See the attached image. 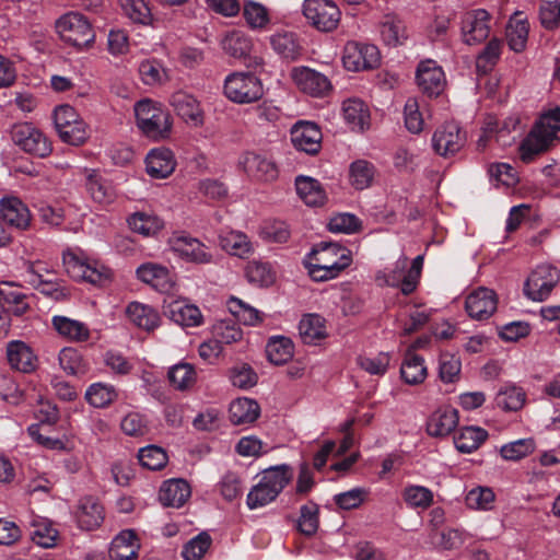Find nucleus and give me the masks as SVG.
Wrapping results in <instances>:
<instances>
[{"label": "nucleus", "mask_w": 560, "mask_h": 560, "mask_svg": "<svg viewBox=\"0 0 560 560\" xmlns=\"http://www.w3.org/2000/svg\"><path fill=\"white\" fill-rule=\"evenodd\" d=\"M59 365L70 375H82L89 370V363L81 352L72 347H66L59 352Z\"/></svg>", "instance_id": "47"}, {"label": "nucleus", "mask_w": 560, "mask_h": 560, "mask_svg": "<svg viewBox=\"0 0 560 560\" xmlns=\"http://www.w3.org/2000/svg\"><path fill=\"white\" fill-rule=\"evenodd\" d=\"M55 126L60 139L70 145H82L90 138L88 124L70 105H60L54 113Z\"/></svg>", "instance_id": "8"}, {"label": "nucleus", "mask_w": 560, "mask_h": 560, "mask_svg": "<svg viewBox=\"0 0 560 560\" xmlns=\"http://www.w3.org/2000/svg\"><path fill=\"white\" fill-rule=\"evenodd\" d=\"M135 114L137 126L148 138L162 140L170 136V115L159 104L142 100L136 104Z\"/></svg>", "instance_id": "5"}, {"label": "nucleus", "mask_w": 560, "mask_h": 560, "mask_svg": "<svg viewBox=\"0 0 560 560\" xmlns=\"http://www.w3.org/2000/svg\"><path fill=\"white\" fill-rule=\"evenodd\" d=\"M85 187L92 199L101 205H109L116 198L113 186L95 171L86 175Z\"/></svg>", "instance_id": "42"}, {"label": "nucleus", "mask_w": 560, "mask_h": 560, "mask_svg": "<svg viewBox=\"0 0 560 560\" xmlns=\"http://www.w3.org/2000/svg\"><path fill=\"white\" fill-rule=\"evenodd\" d=\"M495 495L491 488L476 487L465 498L467 508L471 510H491Z\"/></svg>", "instance_id": "61"}, {"label": "nucleus", "mask_w": 560, "mask_h": 560, "mask_svg": "<svg viewBox=\"0 0 560 560\" xmlns=\"http://www.w3.org/2000/svg\"><path fill=\"white\" fill-rule=\"evenodd\" d=\"M171 252L180 260L194 265L213 262V254L199 238L185 231H175L167 240Z\"/></svg>", "instance_id": "7"}, {"label": "nucleus", "mask_w": 560, "mask_h": 560, "mask_svg": "<svg viewBox=\"0 0 560 560\" xmlns=\"http://www.w3.org/2000/svg\"><path fill=\"white\" fill-rule=\"evenodd\" d=\"M343 117L352 130L363 131L369 127L370 113L366 105L358 98L343 102Z\"/></svg>", "instance_id": "41"}, {"label": "nucleus", "mask_w": 560, "mask_h": 560, "mask_svg": "<svg viewBox=\"0 0 560 560\" xmlns=\"http://www.w3.org/2000/svg\"><path fill=\"white\" fill-rule=\"evenodd\" d=\"M173 152L166 148L152 149L145 158L147 173L153 178H166L175 170Z\"/></svg>", "instance_id": "25"}, {"label": "nucleus", "mask_w": 560, "mask_h": 560, "mask_svg": "<svg viewBox=\"0 0 560 560\" xmlns=\"http://www.w3.org/2000/svg\"><path fill=\"white\" fill-rule=\"evenodd\" d=\"M220 246L234 256L244 257L252 253V244L242 232L231 231L219 236Z\"/></svg>", "instance_id": "51"}, {"label": "nucleus", "mask_w": 560, "mask_h": 560, "mask_svg": "<svg viewBox=\"0 0 560 560\" xmlns=\"http://www.w3.org/2000/svg\"><path fill=\"white\" fill-rule=\"evenodd\" d=\"M213 338L222 345H232L243 339L242 328L232 319H223L213 325Z\"/></svg>", "instance_id": "54"}, {"label": "nucleus", "mask_w": 560, "mask_h": 560, "mask_svg": "<svg viewBox=\"0 0 560 560\" xmlns=\"http://www.w3.org/2000/svg\"><path fill=\"white\" fill-rule=\"evenodd\" d=\"M171 105L187 124L194 127L203 125V112L192 95L182 91L175 92L171 96Z\"/></svg>", "instance_id": "23"}, {"label": "nucleus", "mask_w": 560, "mask_h": 560, "mask_svg": "<svg viewBox=\"0 0 560 560\" xmlns=\"http://www.w3.org/2000/svg\"><path fill=\"white\" fill-rule=\"evenodd\" d=\"M137 277L162 293L171 292L175 284L171 271L165 266L154 262H145L139 266Z\"/></svg>", "instance_id": "21"}, {"label": "nucleus", "mask_w": 560, "mask_h": 560, "mask_svg": "<svg viewBox=\"0 0 560 560\" xmlns=\"http://www.w3.org/2000/svg\"><path fill=\"white\" fill-rule=\"evenodd\" d=\"M307 265L314 281H328L337 278L352 262L350 249L338 243L320 242L311 252Z\"/></svg>", "instance_id": "1"}, {"label": "nucleus", "mask_w": 560, "mask_h": 560, "mask_svg": "<svg viewBox=\"0 0 560 560\" xmlns=\"http://www.w3.org/2000/svg\"><path fill=\"white\" fill-rule=\"evenodd\" d=\"M375 175L374 165L365 160H358L351 163L349 168L350 184L358 190L371 186Z\"/></svg>", "instance_id": "49"}, {"label": "nucleus", "mask_w": 560, "mask_h": 560, "mask_svg": "<svg viewBox=\"0 0 560 560\" xmlns=\"http://www.w3.org/2000/svg\"><path fill=\"white\" fill-rule=\"evenodd\" d=\"M462 363L455 354L441 353L439 359V376L444 383H455L459 380Z\"/></svg>", "instance_id": "59"}, {"label": "nucleus", "mask_w": 560, "mask_h": 560, "mask_svg": "<svg viewBox=\"0 0 560 560\" xmlns=\"http://www.w3.org/2000/svg\"><path fill=\"white\" fill-rule=\"evenodd\" d=\"M167 315L182 327H197L202 324V314L194 304L183 301H173L167 305Z\"/></svg>", "instance_id": "32"}, {"label": "nucleus", "mask_w": 560, "mask_h": 560, "mask_svg": "<svg viewBox=\"0 0 560 560\" xmlns=\"http://www.w3.org/2000/svg\"><path fill=\"white\" fill-rule=\"evenodd\" d=\"M529 24L526 19L516 13L506 26V42L509 47L516 51H523L528 38Z\"/></svg>", "instance_id": "43"}, {"label": "nucleus", "mask_w": 560, "mask_h": 560, "mask_svg": "<svg viewBox=\"0 0 560 560\" xmlns=\"http://www.w3.org/2000/svg\"><path fill=\"white\" fill-rule=\"evenodd\" d=\"M11 138L23 151L38 158H46L52 151L51 142L46 135L28 122L14 125Z\"/></svg>", "instance_id": "11"}, {"label": "nucleus", "mask_w": 560, "mask_h": 560, "mask_svg": "<svg viewBox=\"0 0 560 560\" xmlns=\"http://www.w3.org/2000/svg\"><path fill=\"white\" fill-rule=\"evenodd\" d=\"M381 35L388 46L402 44L407 38V32L404 21L394 13L384 15L381 22Z\"/></svg>", "instance_id": "44"}, {"label": "nucleus", "mask_w": 560, "mask_h": 560, "mask_svg": "<svg viewBox=\"0 0 560 560\" xmlns=\"http://www.w3.org/2000/svg\"><path fill=\"white\" fill-rule=\"evenodd\" d=\"M560 131V107L549 110L540 117L533 130L520 145V158L524 163H530L535 158L546 152Z\"/></svg>", "instance_id": "2"}, {"label": "nucleus", "mask_w": 560, "mask_h": 560, "mask_svg": "<svg viewBox=\"0 0 560 560\" xmlns=\"http://www.w3.org/2000/svg\"><path fill=\"white\" fill-rule=\"evenodd\" d=\"M224 95L236 104H250L264 96L261 80L250 72H233L224 80Z\"/></svg>", "instance_id": "6"}, {"label": "nucleus", "mask_w": 560, "mask_h": 560, "mask_svg": "<svg viewBox=\"0 0 560 560\" xmlns=\"http://www.w3.org/2000/svg\"><path fill=\"white\" fill-rule=\"evenodd\" d=\"M211 542L210 535L202 532L184 546L182 556L185 560H200L210 548Z\"/></svg>", "instance_id": "63"}, {"label": "nucleus", "mask_w": 560, "mask_h": 560, "mask_svg": "<svg viewBox=\"0 0 560 560\" xmlns=\"http://www.w3.org/2000/svg\"><path fill=\"white\" fill-rule=\"evenodd\" d=\"M319 527V506L310 501L300 508V516L296 520V530L305 536H314Z\"/></svg>", "instance_id": "46"}, {"label": "nucleus", "mask_w": 560, "mask_h": 560, "mask_svg": "<svg viewBox=\"0 0 560 560\" xmlns=\"http://www.w3.org/2000/svg\"><path fill=\"white\" fill-rule=\"evenodd\" d=\"M125 14L135 23L148 25L152 22V13L144 0H118Z\"/></svg>", "instance_id": "56"}, {"label": "nucleus", "mask_w": 560, "mask_h": 560, "mask_svg": "<svg viewBox=\"0 0 560 560\" xmlns=\"http://www.w3.org/2000/svg\"><path fill=\"white\" fill-rule=\"evenodd\" d=\"M380 61V51L375 45L348 42L343 48L342 62L349 71L374 69Z\"/></svg>", "instance_id": "13"}, {"label": "nucleus", "mask_w": 560, "mask_h": 560, "mask_svg": "<svg viewBox=\"0 0 560 560\" xmlns=\"http://www.w3.org/2000/svg\"><path fill=\"white\" fill-rule=\"evenodd\" d=\"M190 486L184 479H170L162 483L159 500L164 506L180 508L190 498Z\"/></svg>", "instance_id": "28"}, {"label": "nucleus", "mask_w": 560, "mask_h": 560, "mask_svg": "<svg viewBox=\"0 0 560 560\" xmlns=\"http://www.w3.org/2000/svg\"><path fill=\"white\" fill-rule=\"evenodd\" d=\"M138 459L141 466L150 470H160L167 464L166 452L156 445H149L140 448Z\"/></svg>", "instance_id": "57"}, {"label": "nucleus", "mask_w": 560, "mask_h": 560, "mask_svg": "<svg viewBox=\"0 0 560 560\" xmlns=\"http://www.w3.org/2000/svg\"><path fill=\"white\" fill-rule=\"evenodd\" d=\"M416 81L420 91L429 97L439 96L446 85L442 67L432 59L422 60L418 65Z\"/></svg>", "instance_id": "16"}, {"label": "nucleus", "mask_w": 560, "mask_h": 560, "mask_svg": "<svg viewBox=\"0 0 560 560\" xmlns=\"http://www.w3.org/2000/svg\"><path fill=\"white\" fill-rule=\"evenodd\" d=\"M325 319L317 314L304 315L299 323V335L305 345H316L327 337Z\"/></svg>", "instance_id": "35"}, {"label": "nucleus", "mask_w": 560, "mask_h": 560, "mask_svg": "<svg viewBox=\"0 0 560 560\" xmlns=\"http://www.w3.org/2000/svg\"><path fill=\"white\" fill-rule=\"evenodd\" d=\"M270 45L281 58L294 61L302 55V46L293 32H278L270 36Z\"/></svg>", "instance_id": "31"}, {"label": "nucleus", "mask_w": 560, "mask_h": 560, "mask_svg": "<svg viewBox=\"0 0 560 560\" xmlns=\"http://www.w3.org/2000/svg\"><path fill=\"white\" fill-rule=\"evenodd\" d=\"M405 502L410 508L428 509L433 503V493L422 486H408L402 492Z\"/></svg>", "instance_id": "62"}, {"label": "nucleus", "mask_w": 560, "mask_h": 560, "mask_svg": "<svg viewBox=\"0 0 560 560\" xmlns=\"http://www.w3.org/2000/svg\"><path fill=\"white\" fill-rule=\"evenodd\" d=\"M458 424V412L455 408L445 406L435 410L427 422V431L432 436H446Z\"/></svg>", "instance_id": "26"}, {"label": "nucleus", "mask_w": 560, "mask_h": 560, "mask_svg": "<svg viewBox=\"0 0 560 560\" xmlns=\"http://www.w3.org/2000/svg\"><path fill=\"white\" fill-rule=\"evenodd\" d=\"M490 15L483 9L468 11L462 19L464 42L468 45L479 44L488 38L490 33Z\"/></svg>", "instance_id": "17"}, {"label": "nucleus", "mask_w": 560, "mask_h": 560, "mask_svg": "<svg viewBox=\"0 0 560 560\" xmlns=\"http://www.w3.org/2000/svg\"><path fill=\"white\" fill-rule=\"evenodd\" d=\"M243 16L247 25L253 30H262L270 21L267 8L254 1H248L244 4Z\"/></svg>", "instance_id": "58"}, {"label": "nucleus", "mask_w": 560, "mask_h": 560, "mask_svg": "<svg viewBox=\"0 0 560 560\" xmlns=\"http://www.w3.org/2000/svg\"><path fill=\"white\" fill-rule=\"evenodd\" d=\"M357 363L372 375H384L388 370L390 355L388 352H380L374 357L359 355Z\"/></svg>", "instance_id": "64"}, {"label": "nucleus", "mask_w": 560, "mask_h": 560, "mask_svg": "<svg viewBox=\"0 0 560 560\" xmlns=\"http://www.w3.org/2000/svg\"><path fill=\"white\" fill-rule=\"evenodd\" d=\"M56 28L63 42L78 47H86L94 39V31L85 16L69 12L56 22Z\"/></svg>", "instance_id": "10"}, {"label": "nucleus", "mask_w": 560, "mask_h": 560, "mask_svg": "<svg viewBox=\"0 0 560 560\" xmlns=\"http://www.w3.org/2000/svg\"><path fill=\"white\" fill-rule=\"evenodd\" d=\"M290 75L301 92L314 97H323L332 89L330 80L325 74L308 67H294Z\"/></svg>", "instance_id": "15"}, {"label": "nucleus", "mask_w": 560, "mask_h": 560, "mask_svg": "<svg viewBox=\"0 0 560 560\" xmlns=\"http://www.w3.org/2000/svg\"><path fill=\"white\" fill-rule=\"evenodd\" d=\"M128 224L133 232L143 236H153L163 229V221L153 214L136 212L128 219Z\"/></svg>", "instance_id": "50"}, {"label": "nucleus", "mask_w": 560, "mask_h": 560, "mask_svg": "<svg viewBox=\"0 0 560 560\" xmlns=\"http://www.w3.org/2000/svg\"><path fill=\"white\" fill-rule=\"evenodd\" d=\"M302 13L308 25L324 33L335 31L341 19L339 8L331 0H304Z\"/></svg>", "instance_id": "9"}, {"label": "nucleus", "mask_w": 560, "mask_h": 560, "mask_svg": "<svg viewBox=\"0 0 560 560\" xmlns=\"http://www.w3.org/2000/svg\"><path fill=\"white\" fill-rule=\"evenodd\" d=\"M7 357L12 369L30 373L36 368V357L32 349L23 341L14 340L8 343Z\"/></svg>", "instance_id": "29"}, {"label": "nucleus", "mask_w": 560, "mask_h": 560, "mask_svg": "<svg viewBox=\"0 0 560 560\" xmlns=\"http://www.w3.org/2000/svg\"><path fill=\"white\" fill-rule=\"evenodd\" d=\"M226 304L231 314L245 325L256 326L262 322V316L258 310L237 298H230Z\"/></svg>", "instance_id": "53"}, {"label": "nucleus", "mask_w": 560, "mask_h": 560, "mask_svg": "<svg viewBox=\"0 0 560 560\" xmlns=\"http://www.w3.org/2000/svg\"><path fill=\"white\" fill-rule=\"evenodd\" d=\"M259 413V405L249 398H237L231 402L229 408L230 420L235 425L253 423Z\"/></svg>", "instance_id": "38"}, {"label": "nucleus", "mask_w": 560, "mask_h": 560, "mask_svg": "<svg viewBox=\"0 0 560 560\" xmlns=\"http://www.w3.org/2000/svg\"><path fill=\"white\" fill-rule=\"evenodd\" d=\"M75 520L80 528L94 530L105 518L104 508L96 498H82L75 510Z\"/></svg>", "instance_id": "22"}, {"label": "nucleus", "mask_w": 560, "mask_h": 560, "mask_svg": "<svg viewBox=\"0 0 560 560\" xmlns=\"http://www.w3.org/2000/svg\"><path fill=\"white\" fill-rule=\"evenodd\" d=\"M66 272L75 281L105 285L112 279V271L98 261L88 259L80 249L68 248L62 253Z\"/></svg>", "instance_id": "4"}, {"label": "nucleus", "mask_w": 560, "mask_h": 560, "mask_svg": "<svg viewBox=\"0 0 560 560\" xmlns=\"http://www.w3.org/2000/svg\"><path fill=\"white\" fill-rule=\"evenodd\" d=\"M498 298L493 290L478 288L472 291L465 302L468 315L478 320L489 318L497 310Z\"/></svg>", "instance_id": "19"}, {"label": "nucleus", "mask_w": 560, "mask_h": 560, "mask_svg": "<svg viewBox=\"0 0 560 560\" xmlns=\"http://www.w3.org/2000/svg\"><path fill=\"white\" fill-rule=\"evenodd\" d=\"M0 218L9 228L25 231L31 225V212L27 206L16 197L0 200Z\"/></svg>", "instance_id": "20"}, {"label": "nucleus", "mask_w": 560, "mask_h": 560, "mask_svg": "<svg viewBox=\"0 0 560 560\" xmlns=\"http://www.w3.org/2000/svg\"><path fill=\"white\" fill-rule=\"evenodd\" d=\"M295 188L299 197L311 207L324 206L327 195L322 184L308 176L300 175L295 178Z\"/></svg>", "instance_id": "30"}, {"label": "nucleus", "mask_w": 560, "mask_h": 560, "mask_svg": "<svg viewBox=\"0 0 560 560\" xmlns=\"http://www.w3.org/2000/svg\"><path fill=\"white\" fill-rule=\"evenodd\" d=\"M266 353L271 363L282 365L292 359L294 346L290 338L276 336L269 339L266 346Z\"/></svg>", "instance_id": "45"}, {"label": "nucleus", "mask_w": 560, "mask_h": 560, "mask_svg": "<svg viewBox=\"0 0 560 560\" xmlns=\"http://www.w3.org/2000/svg\"><path fill=\"white\" fill-rule=\"evenodd\" d=\"M241 165L248 176L259 182H272L278 177L276 163L256 153H246Z\"/></svg>", "instance_id": "24"}, {"label": "nucleus", "mask_w": 560, "mask_h": 560, "mask_svg": "<svg viewBox=\"0 0 560 560\" xmlns=\"http://www.w3.org/2000/svg\"><path fill=\"white\" fill-rule=\"evenodd\" d=\"M526 400V393L523 388L515 385L505 386L499 390L495 397V404L503 410L517 411Z\"/></svg>", "instance_id": "52"}, {"label": "nucleus", "mask_w": 560, "mask_h": 560, "mask_svg": "<svg viewBox=\"0 0 560 560\" xmlns=\"http://www.w3.org/2000/svg\"><path fill=\"white\" fill-rule=\"evenodd\" d=\"M129 320L137 327L151 331L160 325V315L152 306L131 302L126 310Z\"/></svg>", "instance_id": "33"}, {"label": "nucleus", "mask_w": 560, "mask_h": 560, "mask_svg": "<svg viewBox=\"0 0 560 560\" xmlns=\"http://www.w3.org/2000/svg\"><path fill=\"white\" fill-rule=\"evenodd\" d=\"M291 141L296 150L314 155L322 147V131L314 122L301 121L292 127Z\"/></svg>", "instance_id": "18"}, {"label": "nucleus", "mask_w": 560, "mask_h": 560, "mask_svg": "<svg viewBox=\"0 0 560 560\" xmlns=\"http://www.w3.org/2000/svg\"><path fill=\"white\" fill-rule=\"evenodd\" d=\"M85 398L90 405L104 408L116 400L117 392L112 385L96 383L88 388Z\"/></svg>", "instance_id": "55"}, {"label": "nucleus", "mask_w": 560, "mask_h": 560, "mask_svg": "<svg viewBox=\"0 0 560 560\" xmlns=\"http://www.w3.org/2000/svg\"><path fill=\"white\" fill-rule=\"evenodd\" d=\"M328 230L334 233L353 234L362 230V221L352 213H338L330 218Z\"/></svg>", "instance_id": "60"}, {"label": "nucleus", "mask_w": 560, "mask_h": 560, "mask_svg": "<svg viewBox=\"0 0 560 560\" xmlns=\"http://www.w3.org/2000/svg\"><path fill=\"white\" fill-rule=\"evenodd\" d=\"M221 47L226 55L235 59L247 57L253 49L252 38L238 30L225 34L221 40Z\"/></svg>", "instance_id": "37"}, {"label": "nucleus", "mask_w": 560, "mask_h": 560, "mask_svg": "<svg viewBox=\"0 0 560 560\" xmlns=\"http://www.w3.org/2000/svg\"><path fill=\"white\" fill-rule=\"evenodd\" d=\"M52 326L60 336L74 342H84L91 335L89 327L84 323L66 316H54Z\"/></svg>", "instance_id": "39"}, {"label": "nucleus", "mask_w": 560, "mask_h": 560, "mask_svg": "<svg viewBox=\"0 0 560 560\" xmlns=\"http://www.w3.org/2000/svg\"><path fill=\"white\" fill-rule=\"evenodd\" d=\"M292 468L285 464L266 469L259 482L248 492L247 506L255 510L273 502L292 480Z\"/></svg>", "instance_id": "3"}, {"label": "nucleus", "mask_w": 560, "mask_h": 560, "mask_svg": "<svg viewBox=\"0 0 560 560\" xmlns=\"http://www.w3.org/2000/svg\"><path fill=\"white\" fill-rule=\"evenodd\" d=\"M465 143L466 133L454 121L440 126L432 136L433 150L443 158L455 155Z\"/></svg>", "instance_id": "14"}, {"label": "nucleus", "mask_w": 560, "mask_h": 560, "mask_svg": "<svg viewBox=\"0 0 560 560\" xmlns=\"http://www.w3.org/2000/svg\"><path fill=\"white\" fill-rule=\"evenodd\" d=\"M400 375L404 382L409 385L423 383L428 376L424 359L411 350H407L400 366Z\"/></svg>", "instance_id": "34"}, {"label": "nucleus", "mask_w": 560, "mask_h": 560, "mask_svg": "<svg viewBox=\"0 0 560 560\" xmlns=\"http://www.w3.org/2000/svg\"><path fill=\"white\" fill-rule=\"evenodd\" d=\"M559 281L560 272L556 267L540 265L527 278L524 293L533 301H544L550 295Z\"/></svg>", "instance_id": "12"}, {"label": "nucleus", "mask_w": 560, "mask_h": 560, "mask_svg": "<svg viewBox=\"0 0 560 560\" xmlns=\"http://www.w3.org/2000/svg\"><path fill=\"white\" fill-rule=\"evenodd\" d=\"M487 439L488 432L485 429L465 427L454 435V443L458 452L469 454L478 450Z\"/></svg>", "instance_id": "40"}, {"label": "nucleus", "mask_w": 560, "mask_h": 560, "mask_svg": "<svg viewBox=\"0 0 560 560\" xmlns=\"http://www.w3.org/2000/svg\"><path fill=\"white\" fill-rule=\"evenodd\" d=\"M170 384L177 390L191 388L197 381L195 368L189 363H178L168 370Z\"/></svg>", "instance_id": "48"}, {"label": "nucleus", "mask_w": 560, "mask_h": 560, "mask_svg": "<svg viewBox=\"0 0 560 560\" xmlns=\"http://www.w3.org/2000/svg\"><path fill=\"white\" fill-rule=\"evenodd\" d=\"M140 545L133 530L120 532L112 541L109 547L110 560H136Z\"/></svg>", "instance_id": "27"}, {"label": "nucleus", "mask_w": 560, "mask_h": 560, "mask_svg": "<svg viewBox=\"0 0 560 560\" xmlns=\"http://www.w3.org/2000/svg\"><path fill=\"white\" fill-rule=\"evenodd\" d=\"M30 296L24 294L12 283L3 282L0 284V302L9 306L8 313L14 316H23L31 310L28 302Z\"/></svg>", "instance_id": "36"}]
</instances>
